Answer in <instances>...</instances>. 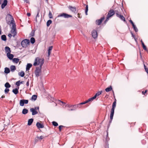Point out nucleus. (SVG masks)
<instances>
[{"label": "nucleus", "instance_id": "obj_1", "mask_svg": "<svg viewBox=\"0 0 148 148\" xmlns=\"http://www.w3.org/2000/svg\"><path fill=\"white\" fill-rule=\"evenodd\" d=\"M7 23L8 25H12V28H16V24L14 19L12 15L8 14L6 19Z\"/></svg>", "mask_w": 148, "mask_h": 148}, {"label": "nucleus", "instance_id": "obj_2", "mask_svg": "<svg viewBox=\"0 0 148 148\" xmlns=\"http://www.w3.org/2000/svg\"><path fill=\"white\" fill-rule=\"evenodd\" d=\"M44 62V60L43 58H40L39 57L36 58L33 64L34 66L40 65V66L42 67Z\"/></svg>", "mask_w": 148, "mask_h": 148}, {"label": "nucleus", "instance_id": "obj_3", "mask_svg": "<svg viewBox=\"0 0 148 148\" xmlns=\"http://www.w3.org/2000/svg\"><path fill=\"white\" fill-rule=\"evenodd\" d=\"M30 44V40L27 39H25L23 40L21 42V44L23 47L26 48L27 47V45H29Z\"/></svg>", "mask_w": 148, "mask_h": 148}, {"label": "nucleus", "instance_id": "obj_4", "mask_svg": "<svg viewBox=\"0 0 148 148\" xmlns=\"http://www.w3.org/2000/svg\"><path fill=\"white\" fill-rule=\"evenodd\" d=\"M41 68L42 67L41 66L36 67L34 71V73L36 77H38L41 75Z\"/></svg>", "mask_w": 148, "mask_h": 148}, {"label": "nucleus", "instance_id": "obj_5", "mask_svg": "<svg viewBox=\"0 0 148 148\" xmlns=\"http://www.w3.org/2000/svg\"><path fill=\"white\" fill-rule=\"evenodd\" d=\"M63 17L65 18H69L72 17V15L66 13H62L60 14L57 16L58 17Z\"/></svg>", "mask_w": 148, "mask_h": 148}, {"label": "nucleus", "instance_id": "obj_6", "mask_svg": "<svg viewBox=\"0 0 148 148\" xmlns=\"http://www.w3.org/2000/svg\"><path fill=\"white\" fill-rule=\"evenodd\" d=\"M28 100L27 99H22L20 101L19 104L21 106H23L24 104H27L28 103Z\"/></svg>", "mask_w": 148, "mask_h": 148}, {"label": "nucleus", "instance_id": "obj_7", "mask_svg": "<svg viewBox=\"0 0 148 148\" xmlns=\"http://www.w3.org/2000/svg\"><path fill=\"white\" fill-rule=\"evenodd\" d=\"M116 105V100L115 99L114 102H113L112 105V108L111 109V113L114 114V110Z\"/></svg>", "mask_w": 148, "mask_h": 148}, {"label": "nucleus", "instance_id": "obj_8", "mask_svg": "<svg viewBox=\"0 0 148 148\" xmlns=\"http://www.w3.org/2000/svg\"><path fill=\"white\" fill-rule=\"evenodd\" d=\"M105 19V16H103V17L101 18L100 19H98L96 20V23L97 25H100L101 24L102 22Z\"/></svg>", "mask_w": 148, "mask_h": 148}, {"label": "nucleus", "instance_id": "obj_9", "mask_svg": "<svg viewBox=\"0 0 148 148\" xmlns=\"http://www.w3.org/2000/svg\"><path fill=\"white\" fill-rule=\"evenodd\" d=\"M114 14V11L112 9H110L108 12L107 16L110 18L113 16Z\"/></svg>", "mask_w": 148, "mask_h": 148}, {"label": "nucleus", "instance_id": "obj_10", "mask_svg": "<svg viewBox=\"0 0 148 148\" xmlns=\"http://www.w3.org/2000/svg\"><path fill=\"white\" fill-rule=\"evenodd\" d=\"M107 135L106 136V146L105 147V148H109L108 147V141H109L110 140V138L109 137H108V130H107Z\"/></svg>", "mask_w": 148, "mask_h": 148}, {"label": "nucleus", "instance_id": "obj_11", "mask_svg": "<svg viewBox=\"0 0 148 148\" xmlns=\"http://www.w3.org/2000/svg\"><path fill=\"white\" fill-rule=\"evenodd\" d=\"M91 34L92 37L94 39L97 38V30L95 29L93 30Z\"/></svg>", "mask_w": 148, "mask_h": 148}, {"label": "nucleus", "instance_id": "obj_12", "mask_svg": "<svg viewBox=\"0 0 148 148\" xmlns=\"http://www.w3.org/2000/svg\"><path fill=\"white\" fill-rule=\"evenodd\" d=\"M8 1L7 0H4L3 2L1 4V8L3 9L7 5Z\"/></svg>", "mask_w": 148, "mask_h": 148}, {"label": "nucleus", "instance_id": "obj_13", "mask_svg": "<svg viewBox=\"0 0 148 148\" xmlns=\"http://www.w3.org/2000/svg\"><path fill=\"white\" fill-rule=\"evenodd\" d=\"M69 9L72 12L75 13H77V12L76 11V8L75 7H72V6H69Z\"/></svg>", "mask_w": 148, "mask_h": 148}, {"label": "nucleus", "instance_id": "obj_14", "mask_svg": "<svg viewBox=\"0 0 148 148\" xmlns=\"http://www.w3.org/2000/svg\"><path fill=\"white\" fill-rule=\"evenodd\" d=\"M36 126L38 129L42 128L44 127V125L42 123L37 122L36 123Z\"/></svg>", "mask_w": 148, "mask_h": 148}, {"label": "nucleus", "instance_id": "obj_15", "mask_svg": "<svg viewBox=\"0 0 148 148\" xmlns=\"http://www.w3.org/2000/svg\"><path fill=\"white\" fill-rule=\"evenodd\" d=\"M30 111L32 112V115H35L38 114V112L35 109H34V108H32L30 109Z\"/></svg>", "mask_w": 148, "mask_h": 148}, {"label": "nucleus", "instance_id": "obj_16", "mask_svg": "<svg viewBox=\"0 0 148 148\" xmlns=\"http://www.w3.org/2000/svg\"><path fill=\"white\" fill-rule=\"evenodd\" d=\"M77 106L76 104L74 105H73L72 108L71 109H68V110L69 111H75L77 109Z\"/></svg>", "mask_w": 148, "mask_h": 148}, {"label": "nucleus", "instance_id": "obj_17", "mask_svg": "<svg viewBox=\"0 0 148 148\" xmlns=\"http://www.w3.org/2000/svg\"><path fill=\"white\" fill-rule=\"evenodd\" d=\"M12 29L13 30V31L11 30V32L13 34V35H12V36L13 37H14L16 35V28H12Z\"/></svg>", "mask_w": 148, "mask_h": 148}, {"label": "nucleus", "instance_id": "obj_18", "mask_svg": "<svg viewBox=\"0 0 148 148\" xmlns=\"http://www.w3.org/2000/svg\"><path fill=\"white\" fill-rule=\"evenodd\" d=\"M19 87L16 88L15 89H13L12 92L15 95H17L18 93V90L19 89Z\"/></svg>", "mask_w": 148, "mask_h": 148}, {"label": "nucleus", "instance_id": "obj_19", "mask_svg": "<svg viewBox=\"0 0 148 148\" xmlns=\"http://www.w3.org/2000/svg\"><path fill=\"white\" fill-rule=\"evenodd\" d=\"M7 56L8 58L10 60H12L14 57V55L10 53H7Z\"/></svg>", "mask_w": 148, "mask_h": 148}, {"label": "nucleus", "instance_id": "obj_20", "mask_svg": "<svg viewBox=\"0 0 148 148\" xmlns=\"http://www.w3.org/2000/svg\"><path fill=\"white\" fill-rule=\"evenodd\" d=\"M5 49L6 52H7V53H9L11 52L10 49L8 46H6L5 47Z\"/></svg>", "mask_w": 148, "mask_h": 148}, {"label": "nucleus", "instance_id": "obj_21", "mask_svg": "<svg viewBox=\"0 0 148 148\" xmlns=\"http://www.w3.org/2000/svg\"><path fill=\"white\" fill-rule=\"evenodd\" d=\"M32 66V64L31 63H27L26 68V71H29L30 68H31Z\"/></svg>", "mask_w": 148, "mask_h": 148}, {"label": "nucleus", "instance_id": "obj_22", "mask_svg": "<svg viewBox=\"0 0 148 148\" xmlns=\"http://www.w3.org/2000/svg\"><path fill=\"white\" fill-rule=\"evenodd\" d=\"M53 46H51L49 47L48 49V57H49L50 54L51 53V51L52 49L53 48Z\"/></svg>", "mask_w": 148, "mask_h": 148}, {"label": "nucleus", "instance_id": "obj_23", "mask_svg": "<svg viewBox=\"0 0 148 148\" xmlns=\"http://www.w3.org/2000/svg\"><path fill=\"white\" fill-rule=\"evenodd\" d=\"M34 121V119L33 118L29 119L28 121L27 125L29 126L31 125Z\"/></svg>", "mask_w": 148, "mask_h": 148}, {"label": "nucleus", "instance_id": "obj_24", "mask_svg": "<svg viewBox=\"0 0 148 148\" xmlns=\"http://www.w3.org/2000/svg\"><path fill=\"white\" fill-rule=\"evenodd\" d=\"M112 88L111 86H110L106 88L105 89V90L106 92H109L110 91L112 90Z\"/></svg>", "mask_w": 148, "mask_h": 148}, {"label": "nucleus", "instance_id": "obj_25", "mask_svg": "<svg viewBox=\"0 0 148 148\" xmlns=\"http://www.w3.org/2000/svg\"><path fill=\"white\" fill-rule=\"evenodd\" d=\"M10 72V70L9 68L8 67H5L4 69V72L5 74H8Z\"/></svg>", "mask_w": 148, "mask_h": 148}, {"label": "nucleus", "instance_id": "obj_26", "mask_svg": "<svg viewBox=\"0 0 148 148\" xmlns=\"http://www.w3.org/2000/svg\"><path fill=\"white\" fill-rule=\"evenodd\" d=\"M117 17L119 18L122 21H123L124 22H125L126 21L123 15L120 14Z\"/></svg>", "mask_w": 148, "mask_h": 148}, {"label": "nucleus", "instance_id": "obj_27", "mask_svg": "<svg viewBox=\"0 0 148 148\" xmlns=\"http://www.w3.org/2000/svg\"><path fill=\"white\" fill-rule=\"evenodd\" d=\"M114 114L111 113L110 116V120L109 121V123L110 124L111 123H112V119H113V117L114 116Z\"/></svg>", "mask_w": 148, "mask_h": 148}, {"label": "nucleus", "instance_id": "obj_28", "mask_svg": "<svg viewBox=\"0 0 148 148\" xmlns=\"http://www.w3.org/2000/svg\"><path fill=\"white\" fill-rule=\"evenodd\" d=\"M10 71L12 72H14L16 69V67L15 66L12 65L10 67Z\"/></svg>", "mask_w": 148, "mask_h": 148}, {"label": "nucleus", "instance_id": "obj_29", "mask_svg": "<svg viewBox=\"0 0 148 148\" xmlns=\"http://www.w3.org/2000/svg\"><path fill=\"white\" fill-rule=\"evenodd\" d=\"M13 62L16 64L18 63L19 61V59L18 58H14L12 60Z\"/></svg>", "mask_w": 148, "mask_h": 148}, {"label": "nucleus", "instance_id": "obj_30", "mask_svg": "<svg viewBox=\"0 0 148 148\" xmlns=\"http://www.w3.org/2000/svg\"><path fill=\"white\" fill-rule=\"evenodd\" d=\"M28 110L26 108L23 109L22 111V113L23 114H26L28 113Z\"/></svg>", "mask_w": 148, "mask_h": 148}, {"label": "nucleus", "instance_id": "obj_31", "mask_svg": "<svg viewBox=\"0 0 148 148\" xmlns=\"http://www.w3.org/2000/svg\"><path fill=\"white\" fill-rule=\"evenodd\" d=\"M1 38L2 40L6 41L7 40L6 36L5 35H3L1 36Z\"/></svg>", "mask_w": 148, "mask_h": 148}, {"label": "nucleus", "instance_id": "obj_32", "mask_svg": "<svg viewBox=\"0 0 148 148\" xmlns=\"http://www.w3.org/2000/svg\"><path fill=\"white\" fill-rule=\"evenodd\" d=\"M25 74V72L23 71H21L18 73V75L22 77H23L24 76Z\"/></svg>", "mask_w": 148, "mask_h": 148}, {"label": "nucleus", "instance_id": "obj_33", "mask_svg": "<svg viewBox=\"0 0 148 148\" xmlns=\"http://www.w3.org/2000/svg\"><path fill=\"white\" fill-rule=\"evenodd\" d=\"M32 44H34L35 42V40L34 38L31 37L30 38V42Z\"/></svg>", "mask_w": 148, "mask_h": 148}, {"label": "nucleus", "instance_id": "obj_34", "mask_svg": "<svg viewBox=\"0 0 148 148\" xmlns=\"http://www.w3.org/2000/svg\"><path fill=\"white\" fill-rule=\"evenodd\" d=\"M37 95H33L31 98V99L32 100H33L34 101H35L36 100L37 98Z\"/></svg>", "mask_w": 148, "mask_h": 148}, {"label": "nucleus", "instance_id": "obj_35", "mask_svg": "<svg viewBox=\"0 0 148 148\" xmlns=\"http://www.w3.org/2000/svg\"><path fill=\"white\" fill-rule=\"evenodd\" d=\"M102 91H99L96 93L95 95L94 96L96 98L97 97L99 96L101 94Z\"/></svg>", "mask_w": 148, "mask_h": 148}, {"label": "nucleus", "instance_id": "obj_36", "mask_svg": "<svg viewBox=\"0 0 148 148\" xmlns=\"http://www.w3.org/2000/svg\"><path fill=\"white\" fill-rule=\"evenodd\" d=\"M4 86L6 88H9L11 87V85L8 82H7L5 83Z\"/></svg>", "mask_w": 148, "mask_h": 148}, {"label": "nucleus", "instance_id": "obj_37", "mask_svg": "<svg viewBox=\"0 0 148 148\" xmlns=\"http://www.w3.org/2000/svg\"><path fill=\"white\" fill-rule=\"evenodd\" d=\"M52 21L51 20H48L47 22V27H49L50 25L52 23Z\"/></svg>", "mask_w": 148, "mask_h": 148}, {"label": "nucleus", "instance_id": "obj_38", "mask_svg": "<svg viewBox=\"0 0 148 148\" xmlns=\"http://www.w3.org/2000/svg\"><path fill=\"white\" fill-rule=\"evenodd\" d=\"M88 5H86V8L85 10V13L86 15H88Z\"/></svg>", "mask_w": 148, "mask_h": 148}, {"label": "nucleus", "instance_id": "obj_39", "mask_svg": "<svg viewBox=\"0 0 148 148\" xmlns=\"http://www.w3.org/2000/svg\"><path fill=\"white\" fill-rule=\"evenodd\" d=\"M134 30L136 32H137L138 31V29L137 28L136 25H134L132 26Z\"/></svg>", "mask_w": 148, "mask_h": 148}, {"label": "nucleus", "instance_id": "obj_40", "mask_svg": "<svg viewBox=\"0 0 148 148\" xmlns=\"http://www.w3.org/2000/svg\"><path fill=\"white\" fill-rule=\"evenodd\" d=\"M142 47H143V49L147 51H148L146 47V46L145 45L144 43H142Z\"/></svg>", "mask_w": 148, "mask_h": 148}, {"label": "nucleus", "instance_id": "obj_41", "mask_svg": "<svg viewBox=\"0 0 148 148\" xmlns=\"http://www.w3.org/2000/svg\"><path fill=\"white\" fill-rule=\"evenodd\" d=\"M52 125L55 127H56L58 125V123L55 121H53L52 122Z\"/></svg>", "mask_w": 148, "mask_h": 148}, {"label": "nucleus", "instance_id": "obj_42", "mask_svg": "<svg viewBox=\"0 0 148 148\" xmlns=\"http://www.w3.org/2000/svg\"><path fill=\"white\" fill-rule=\"evenodd\" d=\"M96 98L94 96L91 97L88 99V100L90 102L92 101L94 99H95Z\"/></svg>", "mask_w": 148, "mask_h": 148}, {"label": "nucleus", "instance_id": "obj_43", "mask_svg": "<svg viewBox=\"0 0 148 148\" xmlns=\"http://www.w3.org/2000/svg\"><path fill=\"white\" fill-rule=\"evenodd\" d=\"M40 9L39 8H38V10H37V14L36 16V18H38L39 17V13H40Z\"/></svg>", "mask_w": 148, "mask_h": 148}, {"label": "nucleus", "instance_id": "obj_44", "mask_svg": "<svg viewBox=\"0 0 148 148\" xmlns=\"http://www.w3.org/2000/svg\"><path fill=\"white\" fill-rule=\"evenodd\" d=\"M15 85H16L17 86L19 87L20 85V80L16 82L15 83Z\"/></svg>", "mask_w": 148, "mask_h": 148}, {"label": "nucleus", "instance_id": "obj_45", "mask_svg": "<svg viewBox=\"0 0 148 148\" xmlns=\"http://www.w3.org/2000/svg\"><path fill=\"white\" fill-rule=\"evenodd\" d=\"M49 16L50 18H53V16L51 12L49 11Z\"/></svg>", "mask_w": 148, "mask_h": 148}, {"label": "nucleus", "instance_id": "obj_46", "mask_svg": "<svg viewBox=\"0 0 148 148\" xmlns=\"http://www.w3.org/2000/svg\"><path fill=\"white\" fill-rule=\"evenodd\" d=\"M34 32H35V31H34V30L32 31L30 34V35L31 36H32V37L34 36Z\"/></svg>", "mask_w": 148, "mask_h": 148}, {"label": "nucleus", "instance_id": "obj_47", "mask_svg": "<svg viewBox=\"0 0 148 148\" xmlns=\"http://www.w3.org/2000/svg\"><path fill=\"white\" fill-rule=\"evenodd\" d=\"M10 90L8 88H6L5 89L4 92L5 94H7L8 93Z\"/></svg>", "mask_w": 148, "mask_h": 148}, {"label": "nucleus", "instance_id": "obj_48", "mask_svg": "<svg viewBox=\"0 0 148 148\" xmlns=\"http://www.w3.org/2000/svg\"><path fill=\"white\" fill-rule=\"evenodd\" d=\"M114 11L115 12V13H116V16H118L120 14H119V12L117 10H115Z\"/></svg>", "mask_w": 148, "mask_h": 148}, {"label": "nucleus", "instance_id": "obj_49", "mask_svg": "<svg viewBox=\"0 0 148 148\" xmlns=\"http://www.w3.org/2000/svg\"><path fill=\"white\" fill-rule=\"evenodd\" d=\"M110 18L108 17V16H107L106 19V20L104 21V24H106V23L108 21V20L109 19V18Z\"/></svg>", "mask_w": 148, "mask_h": 148}, {"label": "nucleus", "instance_id": "obj_50", "mask_svg": "<svg viewBox=\"0 0 148 148\" xmlns=\"http://www.w3.org/2000/svg\"><path fill=\"white\" fill-rule=\"evenodd\" d=\"M36 138H38L39 140H41L44 138V137L43 136H41L39 137L38 136Z\"/></svg>", "mask_w": 148, "mask_h": 148}, {"label": "nucleus", "instance_id": "obj_51", "mask_svg": "<svg viewBox=\"0 0 148 148\" xmlns=\"http://www.w3.org/2000/svg\"><path fill=\"white\" fill-rule=\"evenodd\" d=\"M64 127V126L63 125H60L59 126V129L60 131V132L61 131V130L62 129V127Z\"/></svg>", "mask_w": 148, "mask_h": 148}, {"label": "nucleus", "instance_id": "obj_52", "mask_svg": "<svg viewBox=\"0 0 148 148\" xmlns=\"http://www.w3.org/2000/svg\"><path fill=\"white\" fill-rule=\"evenodd\" d=\"M129 21L132 26L135 25L134 23L131 20H130Z\"/></svg>", "mask_w": 148, "mask_h": 148}, {"label": "nucleus", "instance_id": "obj_53", "mask_svg": "<svg viewBox=\"0 0 148 148\" xmlns=\"http://www.w3.org/2000/svg\"><path fill=\"white\" fill-rule=\"evenodd\" d=\"M130 33L132 35V36L134 38H135V35L131 31H130Z\"/></svg>", "mask_w": 148, "mask_h": 148}, {"label": "nucleus", "instance_id": "obj_54", "mask_svg": "<svg viewBox=\"0 0 148 148\" xmlns=\"http://www.w3.org/2000/svg\"><path fill=\"white\" fill-rule=\"evenodd\" d=\"M24 3H27L29 4V1L28 0H23Z\"/></svg>", "mask_w": 148, "mask_h": 148}, {"label": "nucleus", "instance_id": "obj_55", "mask_svg": "<svg viewBox=\"0 0 148 148\" xmlns=\"http://www.w3.org/2000/svg\"><path fill=\"white\" fill-rule=\"evenodd\" d=\"M76 105L77 106V108H80L81 107V105H79V103L77 104H76Z\"/></svg>", "mask_w": 148, "mask_h": 148}, {"label": "nucleus", "instance_id": "obj_56", "mask_svg": "<svg viewBox=\"0 0 148 148\" xmlns=\"http://www.w3.org/2000/svg\"><path fill=\"white\" fill-rule=\"evenodd\" d=\"M73 105L67 104L66 106L69 108H72Z\"/></svg>", "mask_w": 148, "mask_h": 148}, {"label": "nucleus", "instance_id": "obj_57", "mask_svg": "<svg viewBox=\"0 0 148 148\" xmlns=\"http://www.w3.org/2000/svg\"><path fill=\"white\" fill-rule=\"evenodd\" d=\"M29 79H28L26 82V86H28L29 85Z\"/></svg>", "mask_w": 148, "mask_h": 148}, {"label": "nucleus", "instance_id": "obj_58", "mask_svg": "<svg viewBox=\"0 0 148 148\" xmlns=\"http://www.w3.org/2000/svg\"><path fill=\"white\" fill-rule=\"evenodd\" d=\"M147 90H145V91L144 92L143 91L142 92V93L143 94L145 95V93H147Z\"/></svg>", "mask_w": 148, "mask_h": 148}, {"label": "nucleus", "instance_id": "obj_59", "mask_svg": "<svg viewBox=\"0 0 148 148\" xmlns=\"http://www.w3.org/2000/svg\"><path fill=\"white\" fill-rule=\"evenodd\" d=\"M8 36L10 38H11L12 36V35L11 34L9 33V34H8Z\"/></svg>", "mask_w": 148, "mask_h": 148}, {"label": "nucleus", "instance_id": "obj_60", "mask_svg": "<svg viewBox=\"0 0 148 148\" xmlns=\"http://www.w3.org/2000/svg\"><path fill=\"white\" fill-rule=\"evenodd\" d=\"M89 102H90V101H89L88 100H88L85 101L84 102V104H85L87 103H88Z\"/></svg>", "mask_w": 148, "mask_h": 148}, {"label": "nucleus", "instance_id": "obj_61", "mask_svg": "<svg viewBox=\"0 0 148 148\" xmlns=\"http://www.w3.org/2000/svg\"><path fill=\"white\" fill-rule=\"evenodd\" d=\"M89 102H90V101H89L88 100H88L85 101L84 102V104H85L87 103H88Z\"/></svg>", "mask_w": 148, "mask_h": 148}, {"label": "nucleus", "instance_id": "obj_62", "mask_svg": "<svg viewBox=\"0 0 148 148\" xmlns=\"http://www.w3.org/2000/svg\"><path fill=\"white\" fill-rule=\"evenodd\" d=\"M27 15L28 16H30L31 15V14L30 13H27Z\"/></svg>", "mask_w": 148, "mask_h": 148}, {"label": "nucleus", "instance_id": "obj_63", "mask_svg": "<svg viewBox=\"0 0 148 148\" xmlns=\"http://www.w3.org/2000/svg\"><path fill=\"white\" fill-rule=\"evenodd\" d=\"M84 102H81V103H79V105H83V104H84Z\"/></svg>", "mask_w": 148, "mask_h": 148}, {"label": "nucleus", "instance_id": "obj_64", "mask_svg": "<svg viewBox=\"0 0 148 148\" xmlns=\"http://www.w3.org/2000/svg\"><path fill=\"white\" fill-rule=\"evenodd\" d=\"M38 138H37L36 137L35 138V141L36 142V141H38Z\"/></svg>", "mask_w": 148, "mask_h": 148}]
</instances>
